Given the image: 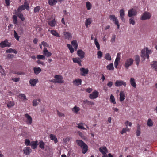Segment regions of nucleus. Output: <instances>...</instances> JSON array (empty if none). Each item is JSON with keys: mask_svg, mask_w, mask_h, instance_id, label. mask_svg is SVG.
I'll return each instance as SVG.
<instances>
[{"mask_svg": "<svg viewBox=\"0 0 157 157\" xmlns=\"http://www.w3.org/2000/svg\"><path fill=\"white\" fill-rule=\"evenodd\" d=\"M77 54L81 59H82L84 57L85 52L82 50H79L77 52Z\"/></svg>", "mask_w": 157, "mask_h": 157, "instance_id": "f3484780", "label": "nucleus"}, {"mask_svg": "<svg viewBox=\"0 0 157 157\" xmlns=\"http://www.w3.org/2000/svg\"><path fill=\"white\" fill-rule=\"evenodd\" d=\"M24 29L23 27H20L17 29V32L19 35H21L23 34L24 33Z\"/></svg>", "mask_w": 157, "mask_h": 157, "instance_id": "c03bdc74", "label": "nucleus"}, {"mask_svg": "<svg viewBox=\"0 0 157 157\" xmlns=\"http://www.w3.org/2000/svg\"><path fill=\"white\" fill-rule=\"evenodd\" d=\"M19 98L21 99H23L24 100H27V99L26 96L25 94H20L19 96Z\"/></svg>", "mask_w": 157, "mask_h": 157, "instance_id": "3c124183", "label": "nucleus"}, {"mask_svg": "<svg viewBox=\"0 0 157 157\" xmlns=\"http://www.w3.org/2000/svg\"><path fill=\"white\" fill-rule=\"evenodd\" d=\"M31 143V142L29 140L26 139L25 140V144L26 146H30Z\"/></svg>", "mask_w": 157, "mask_h": 157, "instance_id": "052dcab7", "label": "nucleus"}, {"mask_svg": "<svg viewBox=\"0 0 157 157\" xmlns=\"http://www.w3.org/2000/svg\"><path fill=\"white\" fill-rule=\"evenodd\" d=\"M80 70V71L82 72L81 75L82 76H85L86 74H87L89 70L88 68H81Z\"/></svg>", "mask_w": 157, "mask_h": 157, "instance_id": "6ab92c4d", "label": "nucleus"}, {"mask_svg": "<svg viewBox=\"0 0 157 157\" xmlns=\"http://www.w3.org/2000/svg\"><path fill=\"white\" fill-rule=\"evenodd\" d=\"M36 58L38 59L44 60L45 59L46 57L44 55H38L37 56Z\"/></svg>", "mask_w": 157, "mask_h": 157, "instance_id": "37998d69", "label": "nucleus"}, {"mask_svg": "<svg viewBox=\"0 0 157 157\" xmlns=\"http://www.w3.org/2000/svg\"><path fill=\"white\" fill-rule=\"evenodd\" d=\"M152 52V50L148 49L146 47L142 50L141 56L144 59L146 58L149 59V55Z\"/></svg>", "mask_w": 157, "mask_h": 157, "instance_id": "f257e3e1", "label": "nucleus"}, {"mask_svg": "<svg viewBox=\"0 0 157 157\" xmlns=\"http://www.w3.org/2000/svg\"><path fill=\"white\" fill-rule=\"evenodd\" d=\"M133 59L131 58L126 59L125 60L124 64L125 67L127 69H128L129 66L133 64Z\"/></svg>", "mask_w": 157, "mask_h": 157, "instance_id": "20e7f679", "label": "nucleus"}, {"mask_svg": "<svg viewBox=\"0 0 157 157\" xmlns=\"http://www.w3.org/2000/svg\"><path fill=\"white\" fill-rule=\"evenodd\" d=\"M25 116L26 118L27 124L29 125L31 124L32 122V119L31 116L27 113L25 114Z\"/></svg>", "mask_w": 157, "mask_h": 157, "instance_id": "9d476101", "label": "nucleus"}, {"mask_svg": "<svg viewBox=\"0 0 157 157\" xmlns=\"http://www.w3.org/2000/svg\"><path fill=\"white\" fill-rule=\"evenodd\" d=\"M135 60L136 64L137 66H138L140 61V58L138 55H136L135 56Z\"/></svg>", "mask_w": 157, "mask_h": 157, "instance_id": "4c0bfd02", "label": "nucleus"}, {"mask_svg": "<svg viewBox=\"0 0 157 157\" xmlns=\"http://www.w3.org/2000/svg\"><path fill=\"white\" fill-rule=\"evenodd\" d=\"M57 114L58 115V116L60 117H64V114L58 111H57Z\"/></svg>", "mask_w": 157, "mask_h": 157, "instance_id": "69168bd1", "label": "nucleus"}, {"mask_svg": "<svg viewBox=\"0 0 157 157\" xmlns=\"http://www.w3.org/2000/svg\"><path fill=\"white\" fill-rule=\"evenodd\" d=\"M76 143L77 144L80 146L81 147L83 146L85 144H86L81 140H76Z\"/></svg>", "mask_w": 157, "mask_h": 157, "instance_id": "72a5a7b5", "label": "nucleus"}, {"mask_svg": "<svg viewBox=\"0 0 157 157\" xmlns=\"http://www.w3.org/2000/svg\"><path fill=\"white\" fill-rule=\"evenodd\" d=\"M32 151V150L29 147H26L23 149V152L25 155H29Z\"/></svg>", "mask_w": 157, "mask_h": 157, "instance_id": "2eb2a0df", "label": "nucleus"}, {"mask_svg": "<svg viewBox=\"0 0 157 157\" xmlns=\"http://www.w3.org/2000/svg\"><path fill=\"white\" fill-rule=\"evenodd\" d=\"M80 109L79 107L75 105L72 108V111L75 114H77L78 112L80 110Z\"/></svg>", "mask_w": 157, "mask_h": 157, "instance_id": "5701e85b", "label": "nucleus"}, {"mask_svg": "<svg viewBox=\"0 0 157 157\" xmlns=\"http://www.w3.org/2000/svg\"><path fill=\"white\" fill-rule=\"evenodd\" d=\"M98 94L99 92L96 90H95L90 94L89 97L91 99H96L98 96Z\"/></svg>", "mask_w": 157, "mask_h": 157, "instance_id": "1a4fd4ad", "label": "nucleus"}, {"mask_svg": "<svg viewBox=\"0 0 157 157\" xmlns=\"http://www.w3.org/2000/svg\"><path fill=\"white\" fill-rule=\"evenodd\" d=\"M16 14L21 19L22 21H24L25 20V18L23 17V14L21 13H16Z\"/></svg>", "mask_w": 157, "mask_h": 157, "instance_id": "8fccbe9b", "label": "nucleus"}, {"mask_svg": "<svg viewBox=\"0 0 157 157\" xmlns=\"http://www.w3.org/2000/svg\"><path fill=\"white\" fill-rule=\"evenodd\" d=\"M38 143L37 141H32L30 146H31L32 149H34L37 147Z\"/></svg>", "mask_w": 157, "mask_h": 157, "instance_id": "a211bd4d", "label": "nucleus"}, {"mask_svg": "<svg viewBox=\"0 0 157 157\" xmlns=\"http://www.w3.org/2000/svg\"><path fill=\"white\" fill-rule=\"evenodd\" d=\"M67 47L70 50L71 53H72L74 52V49L71 45L70 44H67Z\"/></svg>", "mask_w": 157, "mask_h": 157, "instance_id": "4d7b16f0", "label": "nucleus"}, {"mask_svg": "<svg viewBox=\"0 0 157 157\" xmlns=\"http://www.w3.org/2000/svg\"><path fill=\"white\" fill-rule=\"evenodd\" d=\"M72 59L74 63H77L80 65H81V60L80 58H73Z\"/></svg>", "mask_w": 157, "mask_h": 157, "instance_id": "2f4dec72", "label": "nucleus"}, {"mask_svg": "<svg viewBox=\"0 0 157 157\" xmlns=\"http://www.w3.org/2000/svg\"><path fill=\"white\" fill-rule=\"evenodd\" d=\"M63 35L65 38L66 39L69 40L72 37L71 33L68 32H63Z\"/></svg>", "mask_w": 157, "mask_h": 157, "instance_id": "ddd939ff", "label": "nucleus"}, {"mask_svg": "<svg viewBox=\"0 0 157 157\" xmlns=\"http://www.w3.org/2000/svg\"><path fill=\"white\" fill-rule=\"evenodd\" d=\"M119 17L121 19L122 22H124L125 21V19L124 17L125 15L124 10L123 9H121L119 11Z\"/></svg>", "mask_w": 157, "mask_h": 157, "instance_id": "6e6552de", "label": "nucleus"}, {"mask_svg": "<svg viewBox=\"0 0 157 157\" xmlns=\"http://www.w3.org/2000/svg\"><path fill=\"white\" fill-rule=\"evenodd\" d=\"M78 126L77 127L79 129H81L83 130H86V129L84 127V123H77L76 124Z\"/></svg>", "mask_w": 157, "mask_h": 157, "instance_id": "c9c22d12", "label": "nucleus"}, {"mask_svg": "<svg viewBox=\"0 0 157 157\" xmlns=\"http://www.w3.org/2000/svg\"><path fill=\"white\" fill-rule=\"evenodd\" d=\"M13 52L15 54H17V52L16 50L15 49H13L12 48H9L8 49H7L6 50V53H12Z\"/></svg>", "mask_w": 157, "mask_h": 157, "instance_id": "58836bf2", "label": "nucleus"}, {"mask_svg": "<svg viewBox=\"0 0 157 157\" xmlns=\"http://www.w3.org/2000/svg\"><path fill=\"white\" fill-rule=\"evenodd\" d=\"M40 147L42 149H44L45 148V144L43 141H40L39 143Z\"/></svg>", "mask_w": 157, "mask_h": 157, "instance_id": "a19ab883", "label": "nucleus"}, {"mask_svg": "<svg viewBox=\"0 0 157 157\" xmlns=\"http://www.w3.org/2000/svg\"><path fill=\"white\" fill-rule=\"evenodd\" d=\"M115 85L117 87L121 86L122 85L125 87L126 84L125 82L122 80H117L115 83Z\"/></svg>", "mask_w": 157, "mask_h": 157, "instance_id": "0eeeda50", "label": "nucleus"}, {"mask_svg": "<svg viewBox=\"0 0 157 157\" xmlns=\"http://www.w3.org/2000/svg\"><path fill=\"white\" fill-rule=\"evenodd\" d=\"M109 99L110 101L113 104H115L116 103L114 97L112 94L111 95Z\"/></svg>", "mask_w": 157, "mask_h": 157, "instance_id": "a18cd8bd", "label": "nucleus"}, {"mask_svg": "<svg viewBox=\"0 0 157 157\" xmlns=\"http://www.w3.org/2000/svg\"><path fill=\"white\" fill-rule=\"evenodd\" d=\"M73 84L76 86H78L81 85L82 80L80 78H76L73 81Z\"/></svg>", "mask_w": 157, "mask_h": 157, "instance_id": "4468645a", "label": "nucleus"}, {"mask_svg": "<svg viewBox=\"0 0 157 157\" xmlns=\"http://www.w3.org/2000/svg\"><path fill=\"white\" fill-rule=\"evenodd\" d=\"M33 70L34 73L36 75L38 74L41 71V69L39 67H35L33 68Z\"/></svg>", "mask_w": 157, "mask_h": 157, "instance_id": "473e14b6", "label": "nucleus"}, {"mask_svg": "<svg viewBox=\"0 0 157 157\" xmlns=\"http://www.w3.org/2000/svg\"><path fill=\"white\" fill-rule=\"evenodd\" d=\"M116 36L115 35H112L111 40L110 41L112 43H114L115 41Z\"/></svg>", "mask_w": 157, "mask_h": 157, "instance_id": "e2e57ef3", "label": "nucleus"}, {"mask_svg": "<svg viewBox=\"0 0 157 157\" xmlns=\"http://www.w3.org/2000/svg\"><path fill=\"white\" fill-rule=\"evenodd\" d=\"M109 17L111 20H112L114 24L118 21L117 17L113 15H109Z\"/></svg>", "mask_w": 157, "mask_h": 157, "instance_id": "412c9836", "label": "nucleus"}, {"mask_svg": "<svg viewBox=\"0 0 157 157\" xmlns=\"http://www.w3.org/2000/svg\"><path fill=\"white\" fill-rule=\"evenodd\" d=\"M151 66L152 68L155 71H157V62L156 61H154L151 63Z\"/></svg>", "mask_w": 157, "mask_h": 157, "instance_id": "aec40b11", "label": "nucleus"}, {"mask_svg": "<svg viewBox=\"0 0 157 157\" xmlns=\"http://www.w3.org/2000/svg\"><path fill=\"white\" fill-rule=\"evenodd\" d=\"M99 150L102 154L108 152V150L105 146L101 147L99 148Z\"/></svg>", "mask_w": 157, "mask_h": 157, "instance_id": "4be33fe9", "label": "nucleus"}, {"mask_svg": "<svg viewBox=\"0 0 157 157\" xmlns=\"http://www.w3.org/2000/svg\"><path fill=\"white\" fill-rule=\"evenodd\" d=\"M81 147L82 150V153L84 154H85L88 151V147L87 145L86 144H85Z\"/></svg>", "mask_w": 157, "mask_h": 157, "instance_id": "bb28decb", "label": "nucleus"}, {"mask_svg": "<svg viewBox=\"0 0 157 157\" xmlns=\"http://www.w3.org/2000/svg\"><path fill=\"white\" fill-rule=\"evenodd\" d=\"M102 52L100 51H98L97 52V56H98V59H100L101 58L102 56Z\"/></svg>", "mask_w": 157, "mask_h": 157, "instance_id": "13d9d810", "label": "nucleus"}, {"mask_svg": "<svg viewBox=\"0 0 157 157\" xmlns=\"http://www.w3.org/2000/svg\"><path fill=\"white\" fill-rule=\"evenodd\" d=\"M40 9V8L39 6H37L35 7L34 9V12L35 13L38 12Z\"/></svg>", "mask_w": 157, "mask_h": 157, "instance_id": "680f3d73", "label": "nucleus"}, {"mask_svg": "<svg viewBox=\"0 0 157 157\" xmlns=\"http://www.w3.org/2000/svg\"><path fill=\"white\" fill-rule=\"evenodd\" d=\"M151 16V13L145 11L141 15L140 19L142 20H146L150 19Z\"/></svg>", "mask_w": 157, "mask_h": 157, "instance_id": "f03ea898", "label": "nucleus"}, {"mask_svg": "<svg viewBox=\"0 0 157 157\" xmlns=\"http://www.w3.org/2000/svg\"><path fill=\"white\" fill-rule=\"evenodd\" d=\"M13 22L14 24H16L17 23V17L16 15H13Z\"/></svg>", "mask_w": 157, "mask_h": 157, "instance_id": "0e129e2a", "label": "nucleus"}, {"mask_svg": "<svg viewBox=\"0 0 157 157\" xmlns=\"http://www.w3.org/2000/svg\"><path fill=\"white\" fill-rule=\"evenodd\" d=\"M104 58L110 61L111 60V56L109 53H106L105 56Z\"/></svg>", "mask_w": 157, "mask_h": 157, "instance_id": "49530a36", "label": "nucleus"}, {"mask_svg": "<svg viewBox=\"0 0 157 157\" xmlns=\"http://www.w3.org/2000/svg\"><path fill=\"white\" fill-rule=\"evenodd\" d=\"M29 82L31 86H34L38 82V80L37 79H31Z\"/></svg>", "mask_w": 157, "mask_h": 157, "instance_id": "393cba45", "label": "nucleus"}, {"mask_svg": "<svg viewBox=\"0 0 157 157\" xmlns=\"http://www.w3.org/2000/svg\"><path fill=\"white\" fill-rule=\"evenodd\" d=\"M14 56L13 54H9L7 55V58L9 59L13 58Z\"/></svg>", "mask_w": 157, "mask_h": 157, "instance_id": "774afa93", "label": "nucleus"}, {"mask_svg": "<svg viewBox=\"0 0 157 157\" xmlns=\"http://www.w3.org/2000/svg\"><path fill=\"white\" fill-rule=\"evenodd\" d=\"M50 138L51 140H54L55 143L58 142L57 138L55 135L53 134H50L49 135Z\"/></svg>", "mask_w": 157, "mask_h": 157, "instance_id": "cd10ccee", "label": "nucleus"}, {"mask_svg": "<svg viewBox=\"0 0 157 157\" xmlns=\"http://www.w3.org/2000/svg\"><path fill=\"white\" fill-rule=\"evenodd\" d=\"M107 69L109 70H113L114 68L113 66V63H111L108 65L106 67Z\"/></svg>", "mask_w": 157, "mask_h": 157, "instance_id": "ea45409f", "label": "nucleus"}, {"mask_svg": "<svg viewBox=\"0 0 157 157\" xmlns=\"http://www.w3.org/2000/svg\"><path fill=\"white\" fill-rule=\"evenodd\" d=\"M130 84L134 88H136V83L135 81V80L134 78H132L130 79Z\"/></svg>", "mask_w": 157, "mask_h": 157, "instance_id": "f704fd0d", "label": "nucleus"}, {"mask_svg": "<svg viewBox=\"0 0 157 157\" xmlns=\"http://www.w3.org/2000/svg\"><path fill=\"white\" fill-rule=\"evenodd\" d=\"M0 72L2 75L5 76L6 75L5 73L4 70L1 65H0Z\"/></svg>", "mask_w": 157, "mask_h": 157, "instance_id": "6e6d98bb", "label": "nucleus"}, {"mask_svg": "<svg viewBox=\"0 0 157 157\" xmlns=\"http://www.w3.org/2000/svg\"><path fill=\"white\" fill-rule=\"evenodd\" d=\"M14 38L17 40H19L20 36H18L16 32L14 30Z\"/></svg>", "mask_w": 157, "mask_h": 157, "instance_id": "bf43d9fd", "label": "nucleus"}, {"mask_svg": "<svg viewBox=\"0 0 157 157\" xmlns=\"http://www.w3.org/2000/svg\"><path fill=\"white\" fill-rule=\"evenodd\" d=\"M86 7L87 10H89L91 9L92 8V5L89 2H86Z\"/></svg>", "mask_w": 157, "mask_h": 157, "instance_id": "5fc2aeb1", "label": "nucleus"}, {"mask_svg": "<svg viewBox=\"0 0 157 157\" xmlns=\"http://www.w3.org/2000/svg\"><path fill=\"white\" fill-rule=\"evenodd\" d=\"M48 24L51 27H54L56 25V22L55 19H53L52 21H48Z\"/></svg>", "mask_w": 157, "mask_h": 157, "instance_id": "c756f323", "label": "nucleus"}, {"mask_svg": "<svg viewBox=\"0 0 157 157\" xmlns=\"http://www.w3.org/2000/svg\"><path fill=\"white\" fill-rule=\"evenodd\" d=\"M25 9L27 10H29V5L26 2H25L24 4L20 6L17 9V11L19 12H20Z\"/></svg>", "mask_w": 157, "mask_h": 157, "instance_id": "423d86ee", "label": "nucleus"}, {"mask_svg": "<svg viewBox=\"0 0 157 157\" xmlns=\"http://www.w3.org/2000/svg\"><path fill=\"white\" fill-rule=\"evenodd\" d=\"M147 124V126L149 127H151L153 125V122L151 119H149L148 120Z\"/></svg>", "mask_w": 157, "mask_h": 157, "instance_id": "864d4df0", "label": "nucleus"}, {"mask_svg": "<svg viewBox=\"0 0 157 157\" xmlns=\"http://www.w3.org/2000/svg\"><path fill=\"white\" fill-rule=\"evenodd\" d=\"M71 44L75 49L76 50L78 47L77 41L76 40H73L71 42Z\"/></svg>", "mask_w": 157, "mask_h": 157, "instance_id": "e433bc0d", "label": "nucleus"}, {"mask_svg": "<svg viewBox=\"0 0 157 157\" xmlns=\"http://www.w3.org/2000/svg\"><path fill=\"white\" fill-rule=\"evenodd\" d=\"M0 46L2 48L5 47H10V44L8 42L7 40H5L4 41H2L0 44Z\"/></svg>", "mask_w": 157, "mask_h": 157, "instance_id": "9b49d317", "label": "nucleus"}, {"mask_svg": "<svg viewBox=\"0 0 157 157\" xmlns=\"http://www.w3.org/2000/svg\"><path fill=\"white\" fill-rule=\"evenodd\" d=\"M137 14L136 10L132 8L128 10V15L129 17H131L133 16L136 15Z\"/></svg>", "mask_w": 157, "mask_h": 157, "instance_id": "39448f33", "label": "nucleus"}, {"mask_svg": "<svg viewBox=\"0 0 157 157\" xmlns=\"http://www.w3.org/2000/svg\"><path fill=\"white\" fill-rule=\"evenodd\" d=\"M120 101L121 102L124 101L125 99V95L124 92L121 91L120 93Z\"/></svg>", "mask_w": 157, "mask_h": 157, "instance_id": "b1692460", "label": "nucleus"}, {"mask_svg": "<svg viewBox=\"0 0 157 157\" xmlns=\"http://www.w3.org/2000/svg\"><path fill=\"white\" fill-rule=\"evenodd\" d=\"M120 59V54L118 53L117 54V57L115 59L114 65L116 68H117Z\"/></svg>", "mask_w": 157, "mask_h": 157, "instance_id": "f8f14e48", "label": "nucleus"}, {"mask_svg": "<svg viewBox=\"0 0 157 157\" xmlns=\"http://www.w3.org/2000/svg\"><path fill=\"white\" fill-rule=\"evenodd\" d=\"M49 4L50 5H53L55 4L57 2V0H48V1Z\"/></svg>", "mask_w": 157, "mask_h": 157, "instance_id": "603ef678", "label": "nucleus"}, {"mask_svg": "<svg viewBox=\"0 0 157 157\" xmlns=\"http://www.w3.org/2000/svg\"><path fill=\"white\" fill-rule=\"evenodd\" d=\"M55 81V83H62L64 82L63 80V78L60 75H56L54 76Z\"/></svg>", "mask_w": 157, "mask_h": 157, "instance_id": "7ed1b4c3", "label": "nucleus"}, {"mask_svg": "<svg viewBox=\"0 0 157 157\" xmlns=\"http://www.w3.org/2000/svg\"><path fill=\"white\" fill-rule=\"evenodd\" d=\"M14 105V103L13 101H10L7 103V106L9 108H10Z\"/></svg>", "mask_w": 157, "mask_h": 157, "instance_id": "de8ad7c7", "label": "nucleus"}, {"mask_svg": "<svg viewBox=\"0 0 157 157\" xmlns=\"http://www.w3.org/2000/svg\"><path fill=\"white\" fill-rule=\"evenodd\" d=\"M50 33L52 34L53 36L56 37H60V35L57 32V31L55 30H52L50 31Z\"/></svg>", "mask_w": 157, "mask_h": 157, "instance_id": "a878e982", "label": "nucleus"}, {"mask_svg": "<svg viewBox=\"0 0 157 157\" xmlns=\"http://www.w3.org/2000/svg\"><path fill=\"white\" fill-rule=\"evenodd\" d=\"M125 125L126 127H127L128 126H129L130 127L132 125V123L131 122H129L128 121H127L125 123Z\"/></svg>", "mask_w": 157, "mask_h": 157, "instance_id": "338daca9", "label": "nucleus"}, {"mask_svg": "<svg viewBox=\"0 0 157 157\" xmlns=\"http://www.w3.org/2000/svg\"><path fill=\"white\" fill-rule=\"evenodd\" d=\"M94 44L95 45L97 49L99 50L100 49V46L99 44L97 41V38H95L94 39Z\"/></svg>", "mask_w": 157, "mask_h": 157, "instance_id": "79ce46f5", "label": "nucleus"}, {"mask_svg": "<svg viewBox=\"0 0 157 157\" xmlns=\"http://www.w3.org/2000/svg\"><path fill=\"white\" fill-rule=\"evenodd\" d=\"M43 52V54L44 56H46L48 57H49L52 55V54L51 52H49V51L47 50V48L45 47H44V48Z\"/></svg>", "mask_w": 157, "mask_h": 157, "instance_id": "dca6fc26", "label": "nucleus"}, {"mask_svg": "<svg viewBox=\"0 0 157 157\" xmlns=\"http://www.w3.org/2000/svg\"><path fill=\"white\" fill-rule=\"evenodd\" d=\"M92 22V19L91 18H88L87 19L86 21L85 22V25L86 26V27H88V25H90L91 24Z\"/></svg>", "mask_w": 157, "mask_h": 157, "instance_id": "7c9ffc66", "label": "nucleus"}, {"mask_svg": "<svg viewBox=\"0 0 157 157\" xmlns=\"http://www.w3.org/2000/svg\"><path fill=\"white\" fill-rule=\"evenodd\" d=\"M41 101V100L40 99H38L33 100V106H36Z\"/></svg>", "mask_w": 157, "mask_h": 157, "instance_id": "c85d7f7f", "label": "nucleus"}, {"mask_svg": "<svg viewBox=\"0 0 157 157\" xmlns=\"http://www.w3.org/2000/svg\"><path fill=\"white\" fill-rule=\"evenodd\" d=\"M129 23L130 24H132L134 25L135 24V21L133 17H131L129 20Z\"/></svg>", "mask_w": 157, "mask_h": 157, "instance_id": "09e8293b", "label": "nucleus"}]
</instances>
